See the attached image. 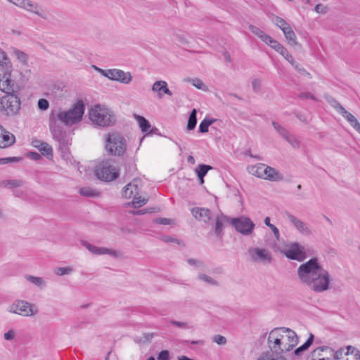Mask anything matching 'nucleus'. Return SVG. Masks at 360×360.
Segmentation results:
<instances>
[{"label": "nucleus", "mask_w": 360, "mask_h": 360, "mask_svg": "<svg viewBox=\"0 0 360 360\" xmlns=\"http://www.w3.org/2000/svg\"><path fill=\"white\" fill-rule=\"evenodd\" d=\"M297 274L301 283L315 292H323L330 288V275L317 257L302 263Z\"/></svg>", "instance_id": "obj_1"}, {"label": "nucleus", "mask_w": 360, "mask_h": 360, "mask_svg": "<svg viewBox=\"0 0 360 360\" xmlns=\"http://www.w3.org/2000/svg\"><path fill=\"white\" fill-rule=\"evenodd\" d=\"M298 342L299 338L296 333L285 327L274 328L269 333L267 339L268 347L276 354L292 350Z\"/></svg>", "instance_id": "obj_2"}, {"label": "nucleus", "mask_w": 360, "mask_h": 360, "mask_svg": "<svg viewBox=\"0 0 360 360\" xmlns=\"http://www.w3.org/2000/svg\"><path fill=\"white\" fill-rule=\"evenodd\" d=\"M89 116L93 124L99 127L112 126L116 122L113 111L100 104L95 105L89 110Z\"/></svg>", "instance_id": "obj_3"}, {"label": "nucleus", "mask_w": 360, "mask_h": 360, "mask_svg": "<svg viewBox=\"0 0 360 360\" xmlns=\"http://www.w3.org/2000/svg\"><path fill=\"white\" fill-rule=\"evenodd\" d=\"M84 110V102L79 100L68 110L58 112L55 117L66 126H72L82 120Z\"/></svg>", "instance_id": "obj_4"}, {"label": "nucleus", "mask_w": 360, "mask_h": 360, "mask_svg": "<svg viewBox=\"0 0 360 360\" xmlns=\"http://www.w3.org/2000/svg\"><path fill=\"white\" fill-rule=\"evenodd\" d=\"M95 174L98 179L109 182L119 176V169L112 160H104L96 165Z\"/></svg>", "instance_id": "obj_5"}, {"label": "nucleus", "mask_w": 360, "mask_h": 360, "mask_svg": "<svg viewBox=\"0 0 360 360\" xmlns=\"http://www.w3.org/2000/svg\"><path fill=\"white\" fill-rule=\"evenodd\" d=\"M127 148L125 139L118 133L108 134L105 139V149L112 155H122Z\"/></svg>", "instance_id": "obj_6"}, {"label": "nucleus", "mask_w": 360, "mask_h": 360, "mask_svg": "<svg viewBox=\"0 0 360 360\" xmlns=\"http://www.w3.org/2000/svg\"><path fill=\"white\" fill-rule=\"evenodd\" d=\"M21 101L20 98L13 93H9L0 99V111L7 116L17 115L20 109Z\"/></svg>", "instance_id": "obj_7"}, {"label": "nucleus", "mask_w": 360, "mask_h": 360, "mask_svg": "<svg viewBox=\"0 0 360 360\" xmlns=\"http://www.w3.org/2000/svg\"><path fill=\"white\" fill-rule=\"evenodd\" d=\"M141 180L134 179L127 184L122 189V196L126 198H133L132 205L134 207H139L148 202V199L139 195Z\"/></svg>", "instance_id": "obj_8"}, {"label": "nucleus", "mask_w": 360, "mask_h": 360, "mask_svg": "<svg viewBox=\"0 0 360 360\" xmlns=\"http://www.w3.org/2000/svg\"><path fill=\"white\" fill-rule=\"evenodd\" d=\"M54 115L50 117L49 128L53 139L58 143L60 150H66L70 143L66 131L58 123Z\"/></svg>", "instance_id": "obj_9"}, {"label": "nucleus", "mask_w": 360, "mask_h": 360, "mask_svg": "<svg viewBox=\"0 0 360 360\" xmlns=\"http://www.w3.org/2000/svg\"><path fill=\"white\" fill-rule=\"evenodd\" d=\"M231 225L236 231L243 236H250L255 229V223L248 217L240 216L231 219Z\"/></svg>", "instance_id": "obj_10"}, {"label": "nucleus", "mask_w": 360, "mask_h": 360, "mask_svg": "<svg viewBox=\"0 0 360 360\" xmlns=\"http://www.w3.org/2000/svg\"><path fill=\"white\" fill-rule=\"evenodd\" d=\"M7 311L10 313L19 314L24 316H31L34 314L32 305L25 300H16L10 304Z\"/></svg>", "instance_id": "obj_11"}, {"label": "nucleus", "mask_w": 360, "mask_h": 360, "mask_svg": "<svg viewBox=\"0 0 360 360\" xmlns=\"http://www.w3.org/2000/svg\"><path fill=\"white\" fill-rule=\"evenodd\" d=\"M12 65H7L6 69L0 73V90L6 94L15 91V84L11 79Z\"/></svg>", "instance_id": "obj_12"}, {"label": "nucleus", "mask_w": 360, "mask_h": 360, "mask_svg": "<svg viewBox=\"0 0 360 360\" xmlns=\"http://www.w3.org/2000/svg\"><path fill=\"white\" fill-rule=\"evenodd\" d=\"M283 253L288 259L299 262H302L307 258L304 247L297 242L288 245Z\"/></svg>", "instance_id": "obj_13"}, {"label": "nucleus", "mask_w": 360, "mask_h": 360, "mask_svg": "<svg viewBox=\"0 0 360 360\" xmlns=\"http://www.w3.org/2000/svg\"><path fill=\"white\" fill-rule=\"evenodd\" d=\"M248 254L255 262L269 264L272 259L271 252L264 248H251L248 250Z\"/></svg>", "instance_id": "obj_14"}, {"label": "nucleus", "mask_w": 360, "mask_h": 360, "mask_svg": "<svg viewBox=\"0 0 360 360\" xmlns=\"http://www.w3.org/2000/svg\"><path fill=\"white\" fill-rule=\"evenodd\" d=\"M108 79L119 82L124 84H129L132 80V76L129 72H124L120 69H109Z\"/></svg>", "instance_id": "obj_15"}, {"label": "nucleus", "mask_w": 360, "mask_h": 360, "mask_svg": "<svg viewBox=\"0 0 360 360\" xmlns=\"http://www.w3.org/2000/svg\"><path fill=\"white\" fill-rule=\"evenodd\" d=\"M82 245L92 254L96 255H110L115 257H119L120 256V252L112 249L106 248H101L90 244L86 241H82Z\"/></svg>", "instance_id": "obj_16"}, {"label": "nucleus", "mask_w": 360, "mask_h": 360, "mask_svg": "<svg viewBox=\"0 0 360 360\" xmlns=\"http://www.w3.org/2000/svg\"><path fill=\"white\" fill-rule=\"evenodd\" d=\"M286 216L288 219L300 233L304 236H309L311 233L309 227L306 223L297 218L290 212H287Z\"/></svg>", "instance_id": "obj_17"}, {"label": "nucleus", "mask_w": 360, "mask_h": 360, "mask_svg": "<svg viewBox=\"0 0 360 360\" xmlns=\"http://www.w3.org/2000/svg\"><path fill=\"white\" fill-rule=\"evenodd\" d=\"M323 352H329V356H332L333 349L328 346L319 347L314 349L307 358V360H330V357L324 356Z\"/></svg>", "instance_id": "obj_18"}, {"label": "nucleus", "mask_w": 360, "mask_h": 360, "mask_svg": "<svg viewBox=\"0 0 360 360\" xmlns=\"http://www.w3.org/2000/svg\"><path fill=\"white\" fill-rule=\"evenodd\" d=\"M15 141V136L4 129L3 127L0 125V148L9 147L13 145Z\"/></svg>", "instance_id": "obj_19"}, {"label": "nucleus", "mask_w": 360, "mask_h": 360, "mask_svg": "<svg viewBox=\"0 0 360 360\" xmlns=\"http://www.w3.org/2000/svg\"><path fill=\"white\" fill-rule=\"evenodd\" d=\"M32 145L37 148L43 155L47 156L48 158L53 156V149L46 142L34 139L32 141Z\"/></svg>", "instance_id": "obj_20"}, {"label": "nucleus", "mask_w": 360, "mask_h": 360, "mask_svg": "<svg viewBox=\"0 0 360 360\" xmlns=\"http://www.w3.org/2000/svg\"><path fill=\"white\" fill-rule=\"evenodd\" d=\"M191 213L196 219L205 223L210 221L212 218V212L209 209L195 207L191 210Z\"/></svg>", "instance_id": "obj_21"}, {"label": "nucleus", "mask_w": 360, "mask_h": 360, "mask_svg": "<svg viewBox=\"0 0 360 360\" xmlns=\"http://www.w3.org/2000/svg\"><path fill=\"white\" fill-rule=\"evenodd\" d=\"M22 9L33 13L43 19L47 18L45 11L37 4L33 3L30 0H26L25 7Z\"/></svg>", "instance_id": "obj_22"}, {"label": "nucleus", "mask_w": 360, "mask_h": 360, "mask_svg": "<svg viewBox=\"0 0 360 360\" xmlns=\"http://www.w3.org/2000/svg\"><path fill=\"white\" fill-rule=\"evenodd\" d=\"M152 91L158 92L160 98H161L164 94L172 96V92L167 87V83L162 80L155 82L153 84Z\"/></svg>", "instance_id": "obj_23"}, {"label": "nucleus", "mask_w": 360, "mask_h": 360, "mask_svg": "<svg viewBox=\"0 0 360 360\" xmlns=\"http://www.w3.org/2000/svg\"><path fill=\"white\" fill-rule=\"evenodd\" d=\"M134 117L136 120L142 132L150 134L152 130H150L151 126L149 122L145 117L141 115H135Z\"/></svg>", "instance_id": "obj_24"}, {"label": "nucleus", "mask_w": 360, "mask_h": 360, "mask_svg": "<svg viewBox=\"0 0 360 360\" xmlns=\"http://www.w3.org/2000/svg\"><path fill=\"white\" fill-rule=\"evenodd\" d=\"M314 336L312 333L309 334V336L308 339L306 340V342L302 344L301 346L297 347L295 349L294 354L295 356H300L304 352L307 350L309 347L313 344L314 342Z\"/></svg>", "instance_id": "obj_25"}, {"label": "nucleus", "mask_w": 360, "mask_h": 360, "mask_svg": "<svg viewBox=\"0 0 360 360\" xmlns=\"http://www.w3.org/2000/svg\"><path fill=\"white\" fill-rule=\"evenodd\" d=\"M266 180L270 181H280L283 179V176L274 168L269 166Z\"/></svg>", "instance_id": "obj_26"}, {"label": "nucleus", "mask_w": 360, "mask_h": 360, "mask_svg": "<svg viewBox=\"0 0 360 360\" xmlns=\"http://www.w3.org/2000/svg\"><path fill=\"white\" fill-rule=\"evenodd\" d=\"M283 32L285 39L291 45H296L297 44L296 35L290 26L285 27Z\"/></svg>", "instance_id": "obj_27"}, {"label": "nucleus", "mask_w": 360, "mask_h": 360, "mask_svg": "<svg viewBox=\"0 0 360 360\" xmlns=\"http://www.w3.org/2000/svg\"><path fill=\"white\" fill-rule=\"evenodd\" d=\"M197 124V110L193 108L190 113L186 129L188 131L193 130L195 128Z\"/></svg>", "instance_id": "obj_28"}, {"label": "nucleus", "mask_w": 360, "mask_h": 360, "mask_svg": "<svg viewBox=\"0 0 360 360\" xmlns=\"http://www.w3.org/2000/svg\"><path fill=\"white\" fill-rule=\"evenodd\" d=\"M262 168H263V164L258 163L255 165H252V166L248 167L247 169H248V172L250 174L261 179L262 176Z\"/></svg>", "instance_id": "obj_29"}, {"label": "nucleus", "mask_w": 360, "mask_h": 360, "mask_svg": "<svg viewBox=\"0 0 360 360\" xmlns=\"http://www.w3.org/2000/svg\"><path fill=\"white\" fill-rule=\"evenodd\" d=\"M25 278L32 283V284L35 285L36 286L43 288L46 286V281L41 277H37L31 275H26Z\"/></svg>", "instance_id": "obj_30"}, {"label": "nucleus", "mask_w": 360, "mask_h": 360, "mask_svg": "<svg viewBox=\"0 0 360 360\" xmlns=\"http://www.w3.org/2000/svg\"><path fill=\"white\" fill-rule=\"evenodd\" d=\"M216 121L213 118L205 117L199 125V132L206 133L208 131L209 127Z\"/></svg>", "instance_id": "obj_31"}, {"label": "nucleus", "mask_w": 360, "mask_h": 360, "mask_svg": "<svg viewBox=\"0 0 360 360\" xmlns=\"http://www.w3.org/2000/svg\"><path fill=\"white\" fill-rule=\"evenodd\" d=\"M347 352H345V349L344 348H340L337 351H334L333 349V354L332 356H333L334 360H340L342 359L343 354H348L351 350H354V348L352 346H348L347 348Z\"/></svg>", "instance_id": "obj_32"}, {"label": "nucleus", "mask_w": 360, "mask_h": 360, "mask_svg": "<svg viewBox=\"0 0 360 360\" xmlns=\"http://www.w3.org/2000/svg\"><path fill=\"white\" fill-rule=\"evenodd\" d=\"M79 193L85 197H97L99 192L90 187H83L79 189Z\"/></svg>", "instance_id": "obj_33"}, {"label": "nucleus", "mask_w": 360, "mask_h": 360, "mask_svg": "<svg viewBox=\"0 0 360 360\" xmlns=\"http://www.w3.org/2000/svg\"><path fill=\"white\" fill-rule=\"evenodd\" d=\"M325 99L338 113L340 111L343 110V106L334 98L330 96H325Z\"/></svg>", "instance_id": "obj_34"}, {"label": "nucleus", "mask_w": 360, "mask_h": 360, "mask_svg": "<svg viewBox=\"0 0 360 360\" xmlns=\"http://www.w3.org/2000/svg\"><path fill=\"white\" fill-rule=\"evenodd\" d=\"M212 167L207 165H200L195 168V172L198 178L205 177L209 170L212 169Z\"/></svg>", "instance_id": "obj_35"}, {"label": "nucleus", "mask_w": 360, "mask_h": 360, "mask_svg": "<svg viewBox=\"0 0 360 360\" xmlns=\"http://www.w3.org/2000/svg\"><path fill=\"white\" fill-rule=\"evenodd\" d=\"M198 278L199 280L209 284V285H218V282L214 280L213 278H212L211 276L205 274H199L198 276Z\"/></svg>", "instance_id": "obj_36"}, {"label": "nucleus", "mask_w": 360, "mask_h": 360, "mask_svg": "<svg viewBox=\"0 0 360 360\" xmlns=\"http://www.w3.org/2000/svg\"><path fill=\"white\" fill-rule=\"evenodd\" d=\"M214 233L218 237H221L223 235V221L219 217H217L215 221Z\"/></svg>", "instance_id": "obj_37"}, {"label": "nucleus", "mask_w": 360, "mask_h": 360, "mask_svg": "<svg viewBox=\"0 0 360 360\" xmlns=\"http://www.w3.org/2000/svg\"><path fill=\"white\" fill-rule=\"evenodd\" d=\"M272 125L274 127L275 130L285 139L286 136H288L290 133L288 131L282 127L281 124L276 122H272Z\"/></svg>", "instance_id": "obj_38"}, {"label": "nucleus", "mask_w": 360, "mask_h": 360, "mask_svg": "<svg viewBox=\"0 0 360 360\" xmlns=\"http://www.w3.org/2000/svg\"><path fill=\"white\" fill-rule=\"evenodd\" d=\"M13 54L20 63H22V64L27 63L28 57L25 53L20 50L15 49L13 50Z\"/></svg>", "instance_id": "obj_39"}, {"label": "nucleus", "mask_w": 360, "mask_h": 360, "mask_svg": "<svg viewBox=\"0 0 360 360\" xmlns=\"http://www.w3.org/2000/svg\"><path fill=\"white\" fill-rule=\"evenodd\" d=\"M187 263L198 269H204L205 268L204 262L200 259L190 258L187 259Z\"/></svg>", "instance_id": "obj_40"}, {"label": "nucleus", "mask_w": 360, "mask_h": 360, "mask_svg": "<svg viewBox=\"0 0 360 360\" xmlns=\"http://www.w3.org/2000/svg\"><path fill=\"white\" fill-rule=\"evenodd\" d=\"M7 65H11V63L7 58L6 53L0 49V67L4 70L6 69Z\"/></svg>", "instance_id": "obj_41"}, {"label": "nucleus", "mask_w": 360, "mask_h": 360, "mask_svg": "<svg viewBox=\"0 0 360 360\" xmlns=\"http://www.w3.org/2000/svg\"><path fill=\"white\" fill-rule=\"evenodd\" d=\"M273 49H274L276 51L279 53L281 56L285 53V51L287 50L281 44H280L278 41L274 39L272 41V44H269Z\"/></svg>", "instance_id": "obj_42"}, {"label": "nucleus", "mask_w": 360, "mask_h": 360, "mask_svg": "<svg viewBox=\"0 0 360 360\" xmlns=\"http://www.w3.org/2000/svg\"><path fill=\"white\" fill-rule=\"evenodd\" d=\"M4 186H9L11 188L20 187L22 185L23 182L19 179L6 180L2 182Z\"/></svg>", "instance_id": "obj_43"}, {"label": "nucleus", "mask_w": 360, "mask_h": 360, "mask_svg": "<svg viewBox=\"0 0 360 360\" xmlns=\"http://www.w3.org/2000/svg\"><path fill=\"white\" fill-rule=\"evenodd\" d=\"M273 22L282 31H283L285 29V27L290 26V25L284 19H283L280 17H278V16L275 17Z\"/></svg>", "instance_id": "obj_44"}, {"label": "nucleus", "mask_w": 360, "mask_h": 360, "mask_svg": "<svg viewBox=\"0 0 360 360\" xmlns=\"http://www.w3.org/2000/svg\"><path fill=\"white\" fill-rule=\"evenodd\" d=\"M73 271V269L70 266L66 267H58L56 270V274L58 276H63L65 274H69Z\"/></svg>", "instance_id": "obj_45"}, {"label": "nucleus", "mask_w": 360, "mask_h": 360, "mask_svg": "<svg viewBox=\"0 0 360 360\" xmlns=\"http://www.w3.org/2000/svg\"><path fill=\"white\" fill-rule=\"evenodd\" d=\"M293 148H299L300 147V141L291 134H289L285 139Z\"/></svg>", "instance_id": "obj_46"}, {"label": "nucleus", "mask_w": 360, "mask_h": 360, "mask_svg": "<svg viewBox=\"0 0 360 360\" xmlns=\"http://www.w3.org/2000/svg\"><path fill=\"white\" fill-rule=\"evenodd\" d=\"M21 160L20 158L11 157L0 158V165H6L10 162H18Z\"/></svg>", "instance_id": "obj_47"}, {"label": "nucleus", "mask_w": 360, "mask_h": 360, "mask_svg": "<svg viewBox=\"0 0 360 360\" xmlns=\"http://www.w3.org/2000/svg\"><path fill=\"white\" fill-rule=\"evenodd\" d=\"M37 105L41 110H46L49 107V103L46 99L41 98L38 101Z\"/></svg>", "instance_id": "obj_48"}, {"label": "nucleus", "mask_w": 360, "mask_h": 360, "mask_svg": "<svg viewBox=\"0 0 360 360\" xmlns=\"http://www.w3.org/2000/svg\"><path fill=\"white\" fill-rule=\"evenodd\" d=\"M170 323L182 329H189L191 328L186 322L171 320Z\"/></svg>", "instance_id": "obj_49"}, {"label": "nucleus", "mask_w": 360, "mask_h": 360, "mask_svg": "<svg viewBox=\"0 0 360 360\" xmlns=\"http://www.w3.org/2000/svg\"><path fill=\"white\" fill-rule=\"evenodd\" d=\"M213 342H216L217 345H224L226 343V339L221 335H216L213 337Z\"/></svg>", "instance_id": "obj_50"}, {"label": "nucleus", "mask_w": 360, "mask_h": 360, "mask_svg": "<svg viewBox=\"0 0 360 360\" xmlns=\"http://www.w3.org/2000/svg\"><path fill=\"white\" fill-rule=\"evenodd\" d=\"M249 30L252 33H253L254 34L257 36L259 38L264 33V31H262L259 27H257L255 25H250L249 26Z\"/></svg>", "instance_id": "obj_51"}, {"label": "nucleus", "mask_w": 360, "mask_h": 360, "mask_svg": "<svg viewBox=\"0 0 360 360\" xmlns=\"http://www.w3.org/2000/svg\"><path fill=\"white\" fill-rule=\"evenodd\" d=\"M259 39L263 41L264 42L265 44H266L267 45H269V44H272V41L274 40V39L270 37L269 35H268L267 34H266L264 32V33L259 37Z\"/></svg>", "instance_id": "obj_52"}, {"label": "nucleus", "mask_w": 360, "mask_h": 360, "mask_svg": "<svg viewBox=\"0 0 360 360\" xmlns=\"http://www.w3.org/2000/svg\"><path fill=\"white\" fill-rule=\"evenodd\" d=\"M339 113L342 115V116L344 117L348 122H351L352 119L355 117L352 113L346 110L345 108H343V110L340 111Z\"/></svg>", "instance_id": "obj_53"}, {"label": "nucleus", "mask_w": 360, "mask_h": 360, "mask_svg": "<svg viewBox=\"0 0 360 360\" xmlns=\"http://www.w3.org/2000/svg\"><path fill=\"white\" fill-rule=\"evenodd\" d=\"M158 360H169V354L167 350L161 351L158 356Z\"/></svg>", "instance_id": "obj_54"}, {"label": "nucleus", "mask_w": 360, "mask_h": 360, "mask_svg": "<svg viewBox=\"0 0 360 360\" xmlns=\"http://www.w3.org/2000/svg\"><path fill=\"white\" fill-rule=\"evenodd\" d=\"M282 56L288 60L292 65H294L295 63V60H294L292 56L288 52V50L285 51V53L282 55Z\"/></svg>", "instance_id": "obj_55"}, {"label": "nucleus", "mask_w": 360, "mask_h": 360, "mask_svg": "<svg viewBox=\"0 0 360 360\" xmlns=\"http://www.w3.org/2000/svg\"><path fill=\"white\" fill-rule=\"evenodd\" d=\"M257 360H285L283 359H275L273 357L272 354L270 353H265L260 356Z\"/></svg>", "instance_id": "obj_56"}, {"label": "nucleus", "mask_w": 360, "mask_h": 360, "mask_svg": "<svg viewBox=\"0 0 360 360\" xmlns=\"http://www.w3.org/2000/svg\"><path fill=\"white\" fill-rule=\"evenodd\" d=\"M252 86L255 92H259L261 89V82L255 79L252 82Z\"/></svg>", "instance_id": "obj_57"}, {"label": "nucleus", "mask_w": 360, "mask_h": 360, "mask_svg": "<svg viewBox=\"0 0 360 360\" xmlns=\"http://www.w3.org/2000/svg\"><path fill=\"white\" fill-rule=\"evenodd\" d=\"M327 10H328L327 7L324 6L323 4H321L316 5V6L314 8V11L317 13H326L327 12Z\"/></svg>", "instance_id": "obj_58"}, {"label": "nucleus", "mask_w": 360, "mask_h": 360, "mask_svg": "<svg viewBox=\"0 0 360 360\" xmlns=\"http://www.w3.org/2000/svg\"><path fill=\"white\" fill-rule=\"evenodd\" d=\"M154 221L157 224H164V225H166V224H170V221H171V219H167V218H164V217H159V218H156Z\"/></svg>", "instance_id": "obj_59"}, {"label": "nucleus", "mask_w": 360, "mask_h": 360, "mask_svg": "<svg viewBox=\"0 0 360 360\" xmlns=\"http://www.w3.org/2000/svg\"><path fill=\"white\" fill-rule=\"evenodd\" d=\"M8 1L12 3L13 4L15 5L16 6L22 8L25 7V4L26 2V0H7Z\"/></svg>", "instance_id": "obj_60"}, {"label": "nucleus", "mask_w": 360, "mask_h": 360, "mask_svg": "<svg viewBox=\"0 0 360 360\" xmlns=\"http://www.w3.org/2000/svg\"><path fill=\"white\" fill-rule=\"evenodd\" d=\"M15 331L12 329L9 330L8 332L5 333L4 335V338L6 340H13L15 337Z\"/></svg>", "instance_id": "obj_61"}, {"label": "nucleus", "mask_w": 360, "mask_h": 360, "mask_svg": "<svg viewBox=\"0 0 360 360\" xmlns=\"http://www.w3.org/2000/svg\"><path fill=\"white\" fill-rule=\"evenodd\" d=\"M192 84L198 89H202L204 87L203 82L199 79H194L192 80Z\"/></svg>", "instance_id": "obj_62"}, {"label": "nucleus", "mask_w": 360, "mask_h": 360, "mask_svg": "<svg viewBox=\"0 0 360 360\" xmlns=\"http://www.w3.org/2000/svg\"><path fill=\"white\" fill-rule=\"evenodd\" d=\"M94 70L98 72V73H100L102 76L105 77H108V73H109V69L108 70H103L102 68H100L98 67H96L95 65L93 66Z\"/></svg>", "instance_id": "obj_63"}, {"label": "nucleus", "mask_w": 360, "mask_h": 360, "mask_svg": "<svg viewBox=\"0 0 360 360\" xmlns=\"http://www.w3.org/2000/svg\"><path fill=\"white\" fill-rule=\"evenodd\" d=\"M174 37H175L176 39L178 41V42H179L181 44H186L188 43L187 40L186 39L184 36L182 34H175Z\"/></svg>", "instance_id": "obj_64"}]
</instances>
